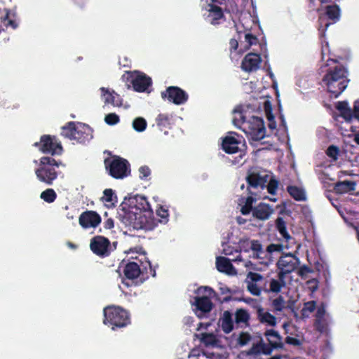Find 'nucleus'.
<instances>
[{
    "instance_id": "1",
    "label": "nucleus",
    "mask_w": 359,
    "mask_h": 359,
    "mask_svg": "<svg viewBox=\"0 0 359 359\" xmlns=\"http://www.w3.org/2000/svg\"><path fill=\"white\" fill-rule=\"evenodd\" d=\"M321 60L326 61V63L322 64L320 68L321 72H325L323 82L330 94V98H337L346 88L349 82L347 71L342 65H338L336 60L330 58L327 42L325 45H322Z\"/></svg>"
},
{
    "instance_id": "2",
    "label": "nucleus",
    "mask_w": 359,
    "mask_h": 359,
    "mask_svg": "<svg viewBox=\"0 0 359 359\" xmlns=\"http://www.w3.org/2000/svg\"><path fill=\"white\" fill-rule=\"evenodd\" d=\"M123 219L127 224L136 229H151L156 225L153 211L142 196L132 199L130 207L125 210Z\"/></svg>"
},
{
    "instance_id": "3",
    "label": "nucleus",
    "mask_w": 359,
    "mask_h": 359,
    "mask_svg": "<svg viewBox=\"0 0 359 359\" xmlns=\"http://www.w3.org/2000/svg\"><path fill=\"white\" fill-rule=\"evenodd\" d=\"M247 181L250 186V194H254L258 199L269 198L271 201H276L275 198H269L267 195H275L279 186V181L273 173L266 170H252L248 175Z\"/></svg>"
},
{
    "instance_id": "4",
    "label": "nucleus",
    "mask_w": 359,
    "mask_h": 359,
    "mask_svg": "<svg viewBox=\"0 0 359 359\" xmlns=\"http://www.w3.org/2000/svg\"><path fill=\"white\" fill-rule=\"evenodd\" d=\"M246 115L243 114L240 111H234V122L236 125H239L240 127L254 140H259L265 137V128L264 126L263 121L259 118L252 116L246 120Z\"/></svg>"
},
{
    "instance_id": "5",
    "label": "nucleus",
    "mask_w": 359,
    "mask_h": 359,
    "mask_svg": "<svg viewBox=\"0 0 359 359\" xmlns=\"http://www.w3.org/2000/svg\"><path fill=\"white\" fill-rule=\"evenodd\" d=\"M327 304L321 302L317 306L316 311V331L319 332L325 337V345L322 347L324 351H331L330 330V325L332 323V318L329 313L326 311Z\"/></svg>"
},
{
    "instance_id": "6",
    "label": "nucleus",
    "mask_w": 359,
    "mask_h": 359,
    "mask_svg": "<svg viewBox=\"0 0 359 359\" xmlns=\"http://www.w3.org/2000/svg\"><path fill=\"white\" fill-rule=\"evenodd\" d=\"M104 324L111 326L112 329H114V327H124L130 322L128 312L119 306L106 307L104 309Z\"/></svg>"
},
{
    "instance_id": "7",
    "label": "nucleus",
    "mask_w": 359,
    "mask_h": 359,
    "mask_svg": "<svg viewBox=\"0 0 359 359\" xmlns=\"http://www.w3.org/2000/svg\"><path fill=\"white\" fill-rule=\"evenodd\" d=\"M55 165L54 159L48 157H43L40 160V167L36 170V177L41 182L48 184H52L57 175L53 167Z\"/></svg>"
},
{
    "instance_id": "8",
    "label": "nucleus",
    "mask_w": 359,
    "mask_h": 359,
    "mask_svg": "<svg viewBox=\"0 0 359 359\" xmlns=\"http://www.w3.org/2000/svg\"><path fill=\"white\" fill-rule=\"evenodd\" d=\"M106 168L109 174L115 178H122L129 172L128 162L119 157H113L106 161Z\"/></svg>"
},
{
    "instance_id": "9",
    "label": "nucleus",
    "mask_w": 359,
    "mask_h": 359,
    "mask_svg": "<svg viewBox=\"0 0 359 359\" xmlns=\"http://www.w3.org/2000/svg\"><path fill=\"white\" fill-rule=\"evenodd\" d=\"M335 108L346 122L351 123L353 118L359 121V100L354 102L353 109L349 107L348 102L346 100L336 102Z\"/></svg>"
},
{
    "instance_id": "10",
    "label": "nucleus",
    "mask_w": 359,
    "mask_h": 359,
    "mask_svg": "<svg viewBox=\"0 0 359 359\" xmlns=\"http://www.w3.org/2000/svg\"><path fill=\"white\" fill-rule=\"evenodd\" d=\"M325 16H319L318 30L324 31L332 23H335L339 20L340 18V8L338 5H329L325 7Z\"/></svg>"
},
{
    "instance_id": "11",
    "label": "nucleus",
    "mask_w": 359,
    "mask_h": 359,
    "mask_svg": "<svg viewBox=\"0 0 359 359\" xmlns=\"http://www.w3.org/2000/svg\"><path fill=\"white\" fill-rule=\"evenodd\" d=\"M212 290L208 287H201L198 289L199 294L205 293V297H196L194 305L196 306V314L201 316L203 313L209 312L212 309V302L207 297L212 294Z\"/></svg>"
},
{
    "instance_id": "12",
    "label": "nucleus",
    "mask_w": 359,
    "mask_h": 359,
    "mask_svg": "<svg viewBox=\"0 0 359 359\" xmlns=\"http://www.w3.org/2000/svg\"><path fill=\"white\" fill-rule=\"evenodd\" d=\"M39 146V150L43 153L50 154L52 155L59 154L61 153L62 147L55 138L49 135L41 137L40 142L36 143Z\"/></svg>"
},
{
    "instance_id": "13",
    "label": "nucleus",
    "mask_w": 359,
    "mask_h": 359,
    "mask_svg": "<svg viewBox=\"0 0 359 359\" xmlns=\"http://www.w3.org/2000/svg\"><path fill=\"white\" fill-rule=\"evenodd\" d=\"M88 130V127L84 124L69 123L62 128V134L69 139L81 140L83 138V133Z\"/></svg>"
},
{
    "instance_id": "14",
    "label": "nucleus",
    "mask_w": 359,
    "mask_h": 359,
    "mask_svg": "<svg viewBox=\"0 0 359 359\" xmlns=\"http://www.w3.org/2000/svg\"><path fill=\"white\" fill-rule=\"evenodd\" d=\"M163 99H167L168 101L175 104H182L187 100V95L184 91L177 87H169L167 90L161 93Z\"/></svg>"
},
{
    "instance_id": "15",
    "label": "nucleus",
    "mask_w": 359,
    "mask_h": 359,
    "mask_svg": "<svg viewBox=\"0 0 359 359\" xmlns=\"http://www.w3.org/2000/svg\"><path fill=\"white\" fill-rule=\"evenodd\" d=\"M130 75L133 87L135 91L144 92L151 83V79L144 73L133 72Z\"/></svg>"
},
{
    "instance_id": "16",
    "label": "nucleus",
    "mask_w": 359,
    "mask_h": 359,
    "mask_svg": "<svg viewBox=\"0 0 359 359\" xmlns=\"http://www.w3.org/2000/svg\"><path fill=\"white\" fill-rule=\"evenodd\" d=\"M316 271H318V274L316 276V291L320 286L328 287L330 273L327 265L325 263L320 264L318 262H316Z\"/></svg>"
},
{
    "instance_id": "17",
    "label": "nucleus",
    "mask_w": 359,
    "mask_h": 359,
    "mask_svg": "<svg viewBox=\"0 0 359 359\" xmlns=\"http://www.w3.org/2000/svg\"><path fill=\"white\" fill-rule=\"evenodd\" d=\"M79 224L84 229L95 228L101 222L100 216L94 211H86L79 217Z\"/></svg>"
},
{
    "instance_id": "18",
    "label": "nucleus",
    "mask_w": 359,
    "mask_h": 359,
    "mask_svg": "<svg viewBox=\"0 0 359 359\" xmlns=\"http://www.w3.org/2000/svg\"><path fill=\"white\" fill-rule=\"evenodd\" d=\"M100 91L101 100L105 105L111 104L114 107H121L122 106V100L114 90L102 87L100 88Z\"/></svg>"
},
{
    "instance_id": "19",
    "label": "nucleus",
    "mask_w": 359,
    "mask_h": 359,
    "mask_svg": "<svg viewBox=\"0 0 359 359\" xmlns=\"http://www.w3.org/2000/svg\"><path fill=\"white\" fill-rule=\"evenodd\" d=\"M238 137L237 135L233 133H229L224 137L222 141L223 150L228 154L237 152L241 144V140Z\"/></svg>"
},
{
    "instance_id": "20",
    "label": "nucleus",
    "mask_w": 359,
    "mask_h": 359,
    "mask_svg": "<svg viewBox=\"0 0 359 359\" xmlns=\"http://www.w3.org/2000/svg\"><path fill=\"white\" fill-rule=\"evenodd\" d=\"M239 245L241 250L245 252H247L250 249L254 258H261L262 255L264 253L262 247L257 241H250L248 238H243L240 241Z\"/></svg>"
},
{
    "instance_id": "21",
    "label": "nucleus",
    "mask_w": 359,
    "mask_h": 359,
    "mask_svg": "<svg viewBox=\"0 0 359 359\" xmlns=\"http://www.w3.org/2000/svg\"><path fill=\"white\" fill-rule=\"evenodd\" d=\"M109 245V240L101 236L92 238L90 243L91 250L97 255H105L107 252Z\"/></svg>"
},
{
    "instance_id": "22",
    "label": "nucleus",
    "mask_w": 359,
    "mask_h": 359,
    "mask_svg": "<svg viewBox=\"0 0 359 359\" xmlns=\"http://www.w3.org/2000/svg\"><path fill=\"white\" fill-rule=\"evenodd\" d=\"M298 264V259L292 255L283 256L278 262V266L282 273L292 272Z\"/></svg>"
},
{
    "instance_id": "23",
    "label": "nucleus",
    "mask_w": 359,
    "mask_h": 359,
    "mask_svg": "<svg viewBox=\"0 0 359 359\" xmlns=\"http://www.w3.org/2000/svg\"><path fill=\"white\" fill-rule=\"evenodd\" d=\"M262 58L257 53H248L243 60L241 68L245 72H252L257 70L261 64Z\"/></svg>"
},
{
    "instance_id": "24",
    "label": "nucleus",
    "mask_w": 359,
    "mask_h": 359,
    "mask_svg": "<svg viewBox=\"0 0 359 359\" xmlns=\"http://www.w3.org/2000/svg\"><path fill=\"white\" fill-rule=\"evenodd\" d=\"M274 210L273 208L264 203H260L252 210V216L261 221L269 219L273 214Z\"/></svg>"
},
{
    "instance_id": "25",
    "label": "nucleus",
    "mask_w": 359,
    "mask_h": 359,
    "mask_svg": "<svg viewBox=\"0 0 359 359\" xmlns=\"http://www.w3.org/2000/svg\"><path fill=\"white\" fill-rule=\"evenodd\" d=\"M216 267L219 271L229 276H235L237 274L236 269L233 266L229 259L226 257H217L216 258Z\"/></svg>"
},
{
    "instance_id": "26",
    "label": "nucleus",
    "mask_w": 359,
    "mask_h": 359,
    "mask_svg": "<svg viewBox=\"0 0 359 359\" xmlns=\"http://www.w3.org/2000/svg\"><path fill=\"white\" fill-rule=\"evenodd\" d=\"M356 182L355 181H338L333 185V191L337 194H344L355 191Z\"/></svg>"
},
{
    "instance_id": "27",
    "label": "nucleus",
    "mask_w": 359,
    "mask_h": 359,
    "mask_svg": "<svg viewBox=\"0 0 359 359\" xmlns=\"http://www.w3.org/2000/svg\"><path fill=\"white\" fill-rule=\"evenodd\" d=\"M259 200L254 194H250L247 197H242L238 200V205L240 208V211L244 215H248L251 211L253 203Z\"/></svg>"
},
{
    "instance_id": "28",
    "label": "nucleus",
    "mask_w": 359,
    "mask_h": 359,
    "mask_svg": "<svg viewBox=\"0 0 359 359\" xmlns=\"http://www.w3.org/2000/svg\"><path fill=\"white\" fill-rule=\"evenodd\" d=\"M257 313L258 315V319L262 323H265L269 326H275L276 325V318L275 316H273L272 314L269 313L268 311H265L262 307H257Z\"/></svg>"
},
{
    "instance_id": "29",
    "label": "nucleus",
    "mask_w": 359,
    "mask_h": 359,
    "mask_svg": "<svg viewBox=\"0 0 359 359\" xmlns=\"http://www.w3.org/2000/svg\"><path fill=\"white\" fill-rule=\"evenodd\" d=\"M102 203L108 208H111L117 203V197L114 190L106 189L103 191V195L100 198Z\"/></svg>"
},
{
    "instance_id": "30",
    "label": "nucleus",
    "mask_w": 359,
    "mask_h": 359,
    "mask_svg": "<svg viewBox=\"0 0 359 359\" xmlns=\"http://www.w3.org/2000/svg\"><path fill=\"white\" fill-rule=\"evenodd\" d=\"M265 336L269 344L274 348H281L283 347V344L281 341V337L279 334L273 330H269L266 331Z\"/></svg>"
},
{
    "instance_id": "31",
    "label": "nucleus",
    "mask_w": 359,
    "mask_h": 359,
    "mask_svg": "<svg viewBox=\"0 0 359 359\" xmlns=\"http://www.w3.org/2000/svg\"><path fill=\"white\" fill-rule=\"evenodd\" d=\"M222 330L229 333L233 330V321L231 315L229 311H224L219 321Z\"/></svg>"
},
{
    "instance_id": "32",
    "label": "nucleus",
    "mask_w": 359,
    "mask_h": 359,
    "mask_svg": "<svg viewBox=\"0 0 359 359\" xmlns=\"http://www.w3.org/2000/svg\"><path fill=\"white\" fill-rule=\"evenodd\" d=\"M205 9L209 12L208 18L212 24L217 23V20L223 16L221 8L215 5H209Z\"/></svg>"
},
{
    "instance_id": "33",
    "label": "nucleus",
    "mask_w": 359,
    "mask_h": 359,
    "mask_svg": "<svg viewBox=\"0 0 359 359\" xmlns=\"http://www.w3.org/2000/svg\"><path fill=\"white\" fill-rule=\"evenodd\" d=\"M201 341L206 346H217L219 340L212 333L202 332L200 334Z\"/></svg>"
},
{
    "instance_id": "34",
    "label": "nucleus",
    "mask_w": 359,
    "mask_h": 359,
    "mask_svg": "<svg viewBox=\"0 0 359 359\" xmlns=\"http://www.w3.org/2000/svg\"><path fill=\"white\" fill-rule=\"evenodd\" d=\"M140 270L137 263L131 262L126 266L124 273L127 278L133 279L140 274Z\"/></svg>"
},
{
    "instance_id": "35",
    "label": "nucleus",
    "mask_w": 359,
    "mask_h": 359,
    "mask_svg": "<svg viewBox=\"0 0 359 359\" xmlns=\"http://www.w3.org/2000/svg\"><path fill=\"white\" fill-rule=\"evenodd\" d=\"M156 214L159 217V222L166 224L169 220L168 208L161 204H158L156 208Z\"/></svg>"
},
{
    "instance_id": "36",
    "label": "nucleus",
    "mask_w": 359,
    "mask_h": 359,
    "mask_svg": "<svg viewBox=\"0 0 359 359\" xmlns=\"http://www.w3.org/2000/svg\"><path fill=\"white\" fill-rule=\"evenodd\" d=\"M133 128L138 132H144L147 126V122L143 117H136L132 122Z\"/></svg>"
},
{
    "instance_id": "37",
    "label": "nucleus",
    "mask_w": 359,
    "mask_h": 359,
    "mask_svg": "<svg viewBox=\"0 0 359 359\" xmlns=\"http://www.w3.org/2000/svg\"><path fill=\"white\" fill-rule=\"evenodd\" d=\"M287 190L290 196L297 201H303L306 198L305 192L302 189L291 186L288 187Z\"/></svg>"
},
{
    "instance_id": "38",
    "label": "nucleus",
    "mask_w": 359,
    "mask_h": 359,
    "mask_svg": "<svg viewBox=\"0 0 359 359\" xmlns=\"http://www.w3.org/2000/svg\"><path fill=\"white\" fill-rule=\"evenodd\" d=\"M244 43H245V46H244V48H241V49L239 50V53H243L244 51L247 50L248 49H249L252 45H255L257 43V39L249 34V33H247L245 34V41Z\"/></svg>"
},
{
    "instance_id": "39",
    "label": "nucleus",
    "mask_w": 359,
    "mask_h": 359,
    "mask_svg": "<svg viewBox=\"0 0 359 359\" xmlns=\"http://www.w3.org/2000/svg\"><path fill=\"white\" fill-rule=\"evenodd\" d=\"M40 197L47 203H53L56 198V193L53 189H48L41 194Z\"/></svg>"
},
{
    "instance_id": "40",
    "label": "nucleus",
    "mask_w": 359,
    "mask_h": 359,
    "mask_svg": "<svg viewBox=\"0 0 359 359\" xmlns=\"http://www.w3.org/2000/svg\"><path fill=\"white\" fill-rule=\"evenodd\" d=\"M236 321L237 323H245L246 324L250 318L248 313L244 309H238L236 312Z\"/></svg>"
},
{
    "instance_id": "41",
    "label": "nucleus",
    "mask_w": 359,
    "mask_h": 359,
    "mask_svg": "<svg viewBox=\"0 0 359 359\" xmlns=\"http://www.w3.org/2000/svg\"><path fill=\"white\" fill-rule=\"evenodd\" d=\"M276 227L282 236L286 240H288L290 238L286 230L285 222L281 217H278L276 219Z\"/></svg>"
},
{
    "instance_id": "42",
    "label": "nucleus",
    "mask_w": 359,
    "mask_h": 359,
    "mask_svg": "<svg viewBox=\"0 0 359 359\" xmlns=\"http://www.w3.org/2000/svg\"><path fill=\"white\" fill-rule=\"evenodd\" d=\"M339 152V147L333 144L329 146L325 151L327 156L331 158L333 161H336L338 159Z\"/></svg>"
},
{
    "instance_id": "43",
    "label": "nucleus",
    "mask_w": 359,
    "mask_h": 359,
    "mask_svg": "<svg viewBox=\"0 0 359 359\" xmlns=\"http://www.w3.org/2000/svg\"><path fill=\"white\" fill-rule=\"evenodd\" d=\"M265 111L269 123V127L271 129H275L276 127V122L274 121V117L271 112V105L269 102H265Z\"/></svg>"
},
{
    "instance_id": "44",
    "label": "nucleus",
    "mask_w": 359,
    "mask_h": 359,
    "mask_svg": "<svg viewBox=\"0 0 359 359\" xmlns=\"http://www.w3.org/2000/svg\"><path fill=\"white\" fill-rule=\"evenodd\" d=\"M252 353H264L266 355H269L271 353V350L267 348L265 344L262 342H259L256 346H254L252 348Z\"/></svg>"
},
{
    "instance_id": "45",
    "label": "nucleus",
    "mask_w": 359,
    "mask_h": 359,
    "mask_svg": "<svg viewBox=\"0 0 359 359\" xmlns=\"http://www.w3.org/2000/svg\"><path fill=\"white\" fill-rule=\"evenodd\" d=\"M104 121L107 125L114 126L120 121V118L116 114L109 113L105 116Z\"/></svg>"
},
{
    "instance_id": "46",
    "label": "nucleus",
    "mask_w": 359,
    "mask_h": 359,
    "mask_svg": "<svg viewBox=\"0 0 359 359\" xmlns=\"http://www.w3.org/2000/svg\"><path fill=\"white\" fill-rule=\"evenodd\" d=\"M250 339H251V337L248 333L242 332L239 335L238 341L241 346H245L250 341Z\"/></svg>"
},
{
    "instance_id": "47",
    "label": "nucleus",
    "mask_w": 359,
    "mask_h": 359,
    "mask_svg": "<svg viewBox=\"0 0 359 359\" xmlns=\"http://www.w3.org/2000/svg\"><path fill=\"white\" fill-rule=\"evenodd\" d=\"M282 286L283 284L280 281L273 279L270 282V291L273 292H280Z\"/></svg>"
},
{
    "instance_id": "48",
    "label": "nucleus",
    "mask_w": 359,
    "mask_h": 359,
    "mask_svg": "<svg viewBox=\"0 0 359 359\" xmlns=\"http://www.w3.org/2000/svg\"><path fill=\"white\" fill-rule=\"evenodd\" d=\"M248 282V290L254 295H259L260 294V290L259 287L256 285L255 283H251L250 281Z\"/></svg>"
},
{
    "instance_id": "49",
    "label": "nucleus",
    "mask_w": 359,
    "mask_h": 359,
    "mask_svg": "<svg viewBox=\"0 0 359 359\" xmlns=\"http://www.w3.org/2000/svg\"><path fill=\"white\" fill-rule=\"evenodd\" d=\"M273 306L276 311H281L285 306V302L282 297H278L273 300Z\"/></svg>"
},
{
    "instance_id": "50",
    "label": "nucleus",
    "mask_w": 359,
    "mask_h": 359,
    "mask_svg": "<svg viewBox=\"0 0 359 359\" xmlns=\"http://www.w3.org/2000/svg\"><path fill=\"white\" fill-rule=\"evenodd\" d=\"M314 310V302H309L304 304V308L302 309V313L304 316H308L309 313L313 312Z\"/></svg>"
},
{
    "instance_id": "51",
    "label": "nucleus",
    "mask_w": 359,
    "mask_h": 359,
    "mask_svg": "<svg viewBox=\"0 0 359 359\" xmlns=\"http://www.w3.org/2000/svg\"><path fill=\"white\" fill-rule=\"evenodd\" d=\"M262 276L257 273L250 272L248 273L247 277V281H250L251 283H256L262 280Z\"/></svg>"
},
{
    "instance_id": "52",
    "label": "nucleus",
    "mask_w": 359,
    "mask_h": 359,
    "mask_svg": "<svg viewBox=\"0 0 359 359\" xmlns=\"http://www.w3.org/2000/svg\"><path fill=\"white\" fill-rule=\"evenodd\" d=\"M139 172H140V177L142 179L147 178L148 176H149V175L151 173V170H150L149 168L146 165L140 167L139 169Z\"/></svg>"
},
{
    "instance_id": "53",
    "label": "nucleus",
    "mask_w": 359,
    "mask_h": 359,
    "mask_svg": "<svg viewBox=\"0 0 359 359\" xmlns=\"http://www.w3.org/2000/svg\"><path fill=\"white\" fill-rule=\"evenodd\" d=\"M4 22L6 26H11L13 28H15L18 26V24L15 20L10 18L8 13H6V15L4 18Z\"/></svg>"
},
{
    "instance_id": "54",
    "label": "nucleus",
    "mask_w": 359,
    "mask_h": 359,
    "mask_svg": "<svg viewBox=\"0 0 359 359\" xmlns=\"http://www.w3.org/2000/svg\"><path fill=\"white\" fill-rule=\"evenodd\" d=\"M285 341L286 343L293 346H299L302 344V341L300 339L292 337H287Z\"/></svg>"
},
{
    "instance_id": "55",
    "label": "nucleus",
    "mask_w": 359,
    "mask_h": 359,
    "mask_svg": "<svg viewBox=\"0 0 359 359\" xmlns=\"http://www.w3.org/2000/svg\"><path fill=\"white\" fill-rule=\"evenodd\" d=\"M233 261L243 262V264H244L245 267H246V268H250L252 265V264L250 261L245 260L241 255L238 256L235 259H233Z\"/></svg>"
},
{
    "instance_id": "56",
    "label": "nucleus",
    "mask_w": 359,
    "mask_h": 359,
    "mask_svg": "<svg viewBox=\"0 0 359 359\" xmlns=\"http://www.w3.org/2000/svg\"><path fill=\"white\" fill-rule=\"evenodd\" d=\"M282 249V245L279 244H271L267 247V251L269 252H273L275 251H280Z\"/></svg>"
},
{
    "instance_id": "57",
    "label": "nucleus",
    "mask_w": 359,
    "mask_h": 359,
    "mask_svg": "<svg viewBox=\"0 0 359 359\" xmlns=\"http://www.w3.org/2000/svg\"><path fill=\"white\" fill-rule=\"evenodd\" d=\"M229 44H230V49H231V50H236L238 48V43L237 40L231 39L230 41Z\"/></svg>"
},
{
    "instance_id": "58",
    "label": "nucleus",
    "mask_w": 359,
    "mask_h": 359,
    "mask_svg": "<svg viewBox=\"0 0 359 359\" xmlns=\"http://www.w3.org/2000/svg\"><path fill=\"white\" fill-rule=\"evenodd\" d=\"M209 325V323H200L198 327V330H206Z\"/></svg>"
},
{
    "instance_id": "59",
    "label": "nucleus",
    "mask_w": 359,
    "mask_h": 359,
    "mask_svg": "<svg viewBox=\"0 0 359 359\" xmlns=\"http://www.w3.org/2000/svg\"><path fill=\"white\" fill-rule=\"evenodd\" d=\"M353 141H354V142H355L358 145H359V133H358L355 134L354 137H353Z\"/></svg>"
},
{
    "instance_id": "60",
    "label": "nucleus",
    "mask_w": 359,
    "mask_h": 359,
    "mask_svg": "<svg viewBox=\"0 0 359 359\" xmlns=\"http://www.w3.org/2000/svg\"><path fill=\"white\" fill-rule=\"evenodd\" d=\"M168 117L165 115L161 114L158 116V120L159 121H162L163 120H167Z\"/></svg>"
},
{
    "instance_id": "61",
    "label": "nucleus",
    "mask_w": 359,
    "mask_h": 359,
    "mask_svg": "<svg viewBox=\"0 0 359 359\" xmlns=\"http://www.w3.org/2000/svg\"><path fill=\"white\" fill-rule=\"evenodd\" d=\"M323 106L325 107H326L327 109H332V106L329 103H327L326 102H325L324 100H323Z\"/></svg>"
},
{
    "instance_id": "62",
    "label": "nucleus",
    "mask_w": 359,
    "mask_h": 359,
    "mask_svg": "<svg viewBox=\"0 0 359 359\" xmlns=\"http://www.w3.org/2000/svg\"><path fill=\"white\" fill-rule=\"evenodd\" d=\"M129 253L132 254V255L130 256V257L132 259H134V258L137 259V256H134L133 254H135V253H140V252L139 251H135V252L134 250H130Z\"/></svg>"
},
{
    "instance_id": "63",
    "label": "nucleus",
    "mask_w": 359,
    "mask_h": 359,
    "mask_svg": "<svg viewBox=\"0 0 359 359\" xmlns=\"http://www.w3.org/2000/svg\"><path fill=\"white\" fill-rule=\"evenodd\" d=\"M202 1H205L207 4V6L209 5H212V3L214 1V0H201Z\"/></svg>"
},
{
    "instance_id": "64",
    "label": "nucleus",
    "mask_w": 359,
    "mask_h": 359,
    "mask_svg": "<svg viewBox=\"0 0 359 359\" xmlns=\"http://www.w3.org/2000/svg\"><path fill=\"white\" fill-rule=\"evenodd\" d=\"M223 251H224V253L226 255L231 254V251L228 249L224 248Z\"/></svg>"
}]
</instances>
